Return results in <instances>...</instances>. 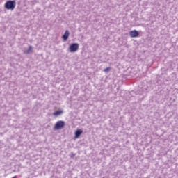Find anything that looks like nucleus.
Instances as JSON below:
<instances>
[{"instance_id":"1","label":"nucleus","mask_w":178,"mask_h":178,"mask_svg":"<svg viewBox=\"0 0 178 178\" xmlns=\"http://www.w3.org/2000/svg\"><path fill=\"white\" fill-rule=\"evenodd\" d=\"M4 8L7 9V10H15L16 8V1H8L4 4Z\"/></svg>"},{"instance_id":"2","label":"nucleus","mask_w":178,"mask_h":178,"mask_svg":"<svg viewBox=\"0 0 178 178\" xmlns=\"http://www.w3.org/2000/svg\"><path fill=\"white\" fill-rule=\"evenodd\" d=\"M65 126V121L59 120L54 124V130H61Z\"/></svg>"},{"instance_id":"3","label":"nucleus","mask_w":178,"mask_h":178,"mask_svg":"<svg viewBox=\"0 0 178 178\" xmlns=\"http://www.w3.org/2000/svg\"><path fill=\"white\" fill-rule=\"evenodd\" d=\"M79 43H72L70 45L68 49L72 54L77 52L79 51Z\"/></svg>"},{"instance_id":"4","label":"nucleus","mask_w":178,"mask_h":178,"mask_svg":"<svg viewBox=\"0 0 178 178\" xmlns=\"http://www.w3.org/2000/svg\"><path fill=\"white\" fill-rule=\"evenodd\" d=\"M129 35L131 38H136L140 35V33L137 30H133L129 32Z\"/></svg>"},{"instance_id":"5","label":"nucleus","mask_w":178,"mask_h":178,"mask_svg":"<svg viewBox=\"0 0 178 178\" xmlns=\"http://www.w3.org/2000/svg\"><path fill=\"white\" fill-rule=\"evenodd\" d=\"M83 134V130L78 129L75 131V138H79Z\"/></svg>"},{"instance_id":"6","label":"nucleus","mask_w":178,"mask_h":178,"mask_svg":"<svg viewBox=\"0 0 178 178\" xmlns=\"http://www.w3.org/2000/svg\"><path fill=\"white\" fill-rule=\"evenodd\" d=\"M63 40H64V41H67V38H69V31H65L64 35L62 37Z\"/></svg>"},{"instance_id":"7","label":"nucleus","mask_w":178,"mask_h":178,"mask_svg":"<svg viewBox=\"0 0 178 178\" xmlns=\"http://www.w3.org/2000/svg\"><path fill=\"white\" fill-rule=\"evenodd\" d=\"M63 113V111L60 110V111H55L53 113V115H54V116H59V115H62Z\"/></svg>"},{"instance_id":"8","label":"nucleus","mask_w":178,"mask_h":178,"mask_svg":"<svg viewBox=\"0 0 178 178\" xmlns=\"http://www.w3.org/2000/svg\"><path fill=\"white\" fill-rule=\"evenodd\" d=\"M30 52H33V47L29 46V49L24 51V54H30Z\"/></svg>"},{"instance_id":"9","label":"nucleus","mask_w":178,"mask_h":178,"mask_svg":"<svg viewBox=\"0 0 178 178\" xmlns=\"http://www.w3.org/2000/svg\"><path fill=\"white\" fill-rule=\"evenodd\" d=\"M110 71H111L110 67H108L104 70V73H108V72H110Z\"/></svg>"},{"instance_id":"10","label":"nucleus","mask_w":178,"mask_h":178,"mask_svg":"<svg viewBox=\"0 0 178 178\" xmlns=\"http://www.w3.org/2000/svg\"><path fill=\"white\" fill-rule=\"evenodd\" d=\"M13 178H17V176L15 175Z\"/></svg>"}]
</instances>
